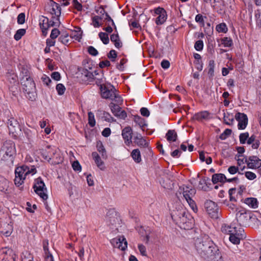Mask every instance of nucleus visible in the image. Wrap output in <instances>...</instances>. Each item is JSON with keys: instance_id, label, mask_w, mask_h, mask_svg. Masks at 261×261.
<instances>
[{"instance_id": "a18cd8bd", "label": "nucleus", "mask_w": 261, "mask_h": 261, "mask_svg": "<svg viewBox=\"0 0 261 261\" xmlns=\"http://www.w3.org/2000/svg\"><path fill=\"white\" fill-rule=\"evenodd\" d=\"M216 29L219 33H226L228 30L227 27L224 23L218 24L216 26Z\"/></svg>"}, {"instance_id": "13d9d810", "label": "nucleus", "mask_w": 261, "mask_h": 261, "mask_svg": "<svg viewBox=\"0 0 261 261\" xmlns=\"http://www.w3.org/2000/svg\"><path fill=\"white\" fill-rule=\"evenodd\" d=\"M60 32L58 29L55 28L52 30L50 37L53 39L57 38L60 35Z\"/></svg>"}, {"instance_id": "a211bd4d", "label": "nucleus", "mask_w": 261, "mask_h": 261, "mask_svg": "<svg viewBox=\"0 0 261 261\" xmlns=\"http://www.w3.org/2000/svg\"><path fill=\"white\" fill-rule=\"evenodd\" d=\"M236 219L240 225H244L247 221V217L246 211L244 209L239 210L236 208Z\"/></svg>"}, {"instance_id": "4be33fe9", "label": "nucleus", "mask_w": 261, "mask_h": 261, "mask_svg": "<svg viewBox=\"0 0 261 261\" xmlns=\"http://www.w3.org/2000/svg\"><path fill=\"white\" fill-rule=\"evenodd\" d=\"M7 79L11 84L13 85L9 87L10 90L13 92H15V90L17 89L18 83L17 81V77L15 74L8 73L7 75Z\"/></svg>"}, {"instance_id": "f03ea898", "label": "nucleus", "mask_w": 261, "mask_h": 261, "mask_svg": "<svg viewBox=\"0 0 261 261\" xmlns=\"http://www.w3.org/2000/svg\"><path fill=\"white\" fill-rule=\"evenodd\" d=\"M171 217L182 229L189 230L193 226V218L185 209L174 211L171 214Z\"/></svg>"}, {"instance_id": "f8f14e48", "label": "nucleus", "mask_w": 261, "mask_h": 261, "mask_svg": "<svg viewBox=\"0 0 261 261\" xmlns=\"http://www.w3.org/2000/svg\"><path fill=\"white\" fill-rule=\"evenodd\" d=\"M111 244L115 248L124 251L127 247V242L123 236H118L111 240Z\"/></svg>"}, {"instance_id": "6e6d98bb", "label": "nucleus", "mask_w": 261, "mask_h": 261, "mask_svg": "<svg viewBox=\"0 0 261 261\" xmlns=\"http://www.w3.org/2000/svg\"><path fill=\"white\" fill-rule=\"evenodd\" d=\"M117 57V54L115 50H111L108 54V57L111 60V61H115V59Z\"/></svg>"}, {"instance_id": "20e7f679", "label": "nucleus", "mask_w": 261, "mask_h": 261, "mask_svg": "<svg viewBox=\"0 0 261 261\" xmlns=\"http://www.w3.org/2000/svg\"><path fill=\"white\" fill-rule=\"evenodd\" d=\"M100 90L102 98L115 100L117 103L122 101L121 98L116 93V89L111 84H100Z\"/></svg>"}, {"instance_id": "c9c22d12", "label": "nucleus", "mask_w": 261, "mask_h": 261, "mask_svg": "<svg viewBox=\"0 0 261 261\" xmlns=\"http://www.w3.org/2000/svg\"><path fill=\"white\" fill-rule=\"evenodd\" d=\"M59 41H60L62 44L67 45L70 42L71 39V37H69L67 33H63L58 39Z\"/></svg>"}, {"instance_id": "69168bd1", "label": "nucleus", "mask_w": 261, "mask_h": 261, "mask_svg": "<svg viewBox=\"0 0 261 261\" xmlns=\"http://www.w3.org/2000/svg\"><path fill=\"white\" fill-rule=\"evenodd\" d=\"M245 174L246 177L249 180H253L255 179L256 177V174L255 173L250 171L246 172Z\"/></svg>"}, {"instance_id": "4c0bfd02", "label": "nucleus", "mask_w": 261, "mask_h": 261, "mask_svg": "<svg viewBox=\"0 0 261 261\" xmlns=\"http://www.w3.org/2000/svg\"><path fill=\"white\" fill-rule=\"evenodd\" d=\"M23 132L28 141L31 140L35 136V130H32L28 128H24Z\"/></svg>"}, {"instance_id": "a878e982", "label": "nucleus", "mask_w": 261, "mask_h": 261, "mask_svg": "<svg viewBox=\"0 0 261 261\" xmlns=\"http://www.w3.org/2000/svg\"><path fill=\"white\" fill-rule=\"evenodd\" d=\"M92 156L94 159L97 166L101 170H105V167L104 165V163L101 160L98 154L96 152H93L92 153Z\"/></svg>"}, {"instance_id": "f704fd0d", "label": "nucleus", "mask_w": 261, "mask_h": 261, "mask_svg": "<svg viewBox=\"0 0 261 261\" xmlns=\"http://www.w3.org/2000/svg\"><path fill=\"white\" fill-rule=\"evenodd\" d=\"M223 120L226 124L231 125L234 121L233 116L232 114L229 113H224Z\"/></svg>"}, {"instance_id": "2f4dec72", "label": "nucleus", "mask_w": 261, "mask_h": 261, "mask_svg": "<svg viewBox=\"0 0 261 261\" xmlns=\"http://www.w3.org/2000/svg\"><path fill=\"white\" fill-rule=\"evenodd\" d=\"M212 256L210 257V258H207L206 259L209 261H224L222 254L218 248V251H217L216 252H214Z\"/></svg>"}, {"instance_id": "bb28decb", "label": "nucleus", "mask_w": 261, "mask_h": 261, "mask_svg": "<svg viewBox=\"0 0 261 261\" xmlns=\"http://www.w3.org/2000/svg\"><path fill=\"white\" fill-rule=\"evenodd\" d=\"M110 39L117 48H120L122 46V43L120 40L118 33L112 34L110 36Z\"/></svg>"}, {"instance_id": "7c9ffc66", "label": "nucleus", "mask_w": 261, "mask_h": 261, "mask_svg": "<svg viewBox=\"0 0 261 261\" xmlns=\"http://www.w3.org/2000/svg\"><path fill=\"white\" fill-rule=\"evenodd\" d=\"M166 137L168 142H175L177 138V135L175 130H169L166 134Z\"/></svg>"}, {"instance_id": "680f3d73", "label": "nucleus", "mask_w": 261, "mask_h": 261, "mask_svg": "<svg viewBox=\"0 0 261 261\" xmlns=\"http://www.w3.org/2000/svg\"><path fill=\"white\" fill-rule=\"evenodd\" d=\"M88 52L90 55L93 56H96L98 54V51L93 46H92L88 47Z\"/></svg>"}, {"instance_id": "de8ad7c7", "label": "nucleus", "mask_w": 261, "mask_h": 261, "mask_svg": "<svg viewBox=\"0 0 261 261\" xmlns=\"http://www.w3.org/2000/svg\"><path fill=\"white\" fill-rule=\"evenodd\" d=\"M88 123L91 127H94L95 125L94 115L92 112H88Z\"/></svg>"}, {"instance_id": "09e8293b", "label": "nucleus", "mask_w": 261, "mask_h": 261, "mask_svg": "<svg viewBox=\"0 0 261 261\" xmlns=\"http://www.w3.org/2000/svg\"><path fill=\"white\" fill-rule=\"evenodd\" d=\"M231 129L227 128L224 131L223 133H222L220 135L219 138L222 140H225L227 137H228L231 135Z\"/></svg>"}, {"instance_id": "ddd939ff", "label": "nucleus", "mask_w": 261, "mask_h": 261, "mask_svg": "<svg viewBox=\"0 0 261 261\" xmlns=\"http://www.w3.org/2000/svg\"><path fill=\"white\" fill-rule=\"evenodd\" d=\"M46 10L52 15V19H55L56 20L59 21V17L61 15V9L58 4L52 2L46 8Z\"/></svg>"}, {"instance_id": "9d476101", "label": "nucleus", "mask_w": 261, "mask_h": 261, "mask_svg": "<svg viewBox=\"0 0 261 261\" xmlns=\"http://www.w3.org/2000/svg\"><path fill=\"white\" fill-rule=\"evenodd\" d=\"M16 256L13 250L8 248L0 249V261H15Z\"/></svg>"}, {"instance_id": "473e14b6", "label": "nucleus", "mask_w": 261, "mask_h": 261, "mask_svg": "<svg viewBox=\"0 0 261 261\" xmlns=\"http://www.w3.org/2000/svg\"><path fill=\"white\" fill-rule=\"evenodd\" d=\"M131 156L134 161L137 163H139L142 161L141 153L139 149H135L133 150L131 152Z\"/></svg>"}, {"instance_id": "393cba45", "label": "nucleus", "mask_w": 261, "mask_h": 261, "mask_svg": "<svg viewBox=\"0 0 261 261\" xmlns=\"http://www.w3.org/2000/svg\"><path fill=\"white\" fill-rule=\"evenodd\" d=\"M243 231L242 228H240L236 231V233H232V234H230L229 241L234 244H239L240 242V237L242 235L241 232Z\"/></svg>"}, {"instance_id": "dca6fc26", "label": "nucleus", "mask_w": 261, "mask_h": 261, "mask_svg": "<svg viewBox=\"0 0 261 261\" xmlns=\"http://www.w3.org/2000/svg\"><path fill=\"white\" fill-rule=\"evenodd\" d=\"M235 118L238 121L239 129H244L248 124L247 116L244 113L238 112L235 115Z\"/></svg>"}, {"instance_id": "f3484780", "label": "nucleus", "mask_w": 261, "mask_h": 261, "mask_svg": "<svg viewBox=\"0 0 261 261\" xmlns=\"http://www.w3.org/2000/svg\"><path fill=\"white\" fill-rule=\"evenodd\" d=\"M245 163L248 168L251 169L258 168L261 166V160L256 156H250L248 159L245 158Z\"/></svg>"}, {"instance_id": "6ab92c4d", "label": "nucleus", "mask_w": 261, "mask_h": 261, "mask_svg": "<svg viewBox=\"0 0 261 261\" xmlns=\"http://www.w3.org/2000/svg\"><path fill=\"white\" fill-rule=\"evenodd\" d=\"M132 129L129 126L125 127L122 130V136L127 145H129L132 142Z\"/></svg>"}, {"instance_id": "4d7b16f0", "label": "nucleus", "mask_w": 261, "mask_h": 261, "mask_svg": "<svg viewBox=\"0 0 261 261\" xmlns=\"http://www.w3.org/2000/svg\"><path fill=\"white\" fill-rule=\"evenodd\" d=\"M203 43L202 40L197 41L194 45V48L197 51H200L203 49Z\"/></svg>"}, {"instance_id": "412c9836", "label": "nucleus", "mask_w": 261, "mask_h": 261, "mask_svg": "<svg viewBox=\"0 0 261 261\" xmlns=\"http://www.w3.org/2000/svg\"><path fill=\"white\" fill-rule=\"evenodd\" d=\"M12 226L7 222H0V233L8 237L12 231Z\"/></svg>"}, {"instance_id": "6e6552de", "label": "nucleus", "mask_w": 261, "mask_h": 261, "mask_svg": "<svg viewBox=\"0 0 261 261\" xmlns=\"http://www.w3.org/2000/svg\"><path fill=\"white\" fill-rule=\"evenodd\" d=\"M195 193L196 190L194 189L190 188L187 186L182 188L183 196L194 212L197 211V208L194 201L192 199V197Z\"/></svg>"}, {"instance_id": "79ce46f5", "label": "nucleus", "mask_w": 261, "mask_h": 261, "mask_svg": "<svg viewBox=\"0 0 261 261\" xmlns=\"http://www.w3.org/2000/svg\"><path fill=\"white\" fill-rule=\"evenodd\" d=\"M98 36L103 44H108L109 43V36L107 33L100 32Z\"/></svg>"}, {"instance_id": "4468645a", "label": "nucleus", "mask_w": 261, "mask_h": 261, "mask_svg": "<svg viewBox=\"0 0 261 261\" xmlns=\"http://www.w3.org/2000/svg\"><path fill=\"white\" fill-rule=\"evenodd\" d=\"M8 127L10 134H12V137L14 139H17V131L19 129V125L16 119L11 117L8 120Z\"/></svg>"}, {"instance_id": "5701e85b", "label": "nucleus", "mask_w": 261, "mask_h": 261, "mask_svg": "<svg viewBox=\"0 0 261 261\" xmlns=\"http://www.w3.org/2000/svg\"><path fill=\"white\" fill-rule=\"evenodd\" d=\"M39 25L42 30V33L46 35L47 33V31L49 28L48 18L44 16H41L39 18Z\"/></svg>"}, {"instance_id": "cd10ccee", "label": "nucleus", "mask_w": 261, "mask_h": 261, "mask_svg": "<svg viewBox=\"0 0 261 261\" xmlns=\"http://www.w3.org/2000/svg\"><path fill=\"white\" fill-rule=\"evenodd\" d=\"M225 179L226 176L224 174L217 173L212 175V181L214 184H217L218 182L224 183L225 182Z\"/></svg>"}, {"instance_id": "c756f323", "label": "nucleus", "mask_w": 261, "mask_h": 261, "mask_svg": "<svg viewBox=\"0 0 261 261\" xmlns=\"http://www.w3.org/2000/svg\"><path fill=\"white\" fill-rule=\"evenodd\" d=\"M210 113L207 111H202L195 114L193 117L194 119L198 121L208 119L209 118Z\"/></svg>"}, {"instance_id": "9b49d317", "label": "nucleus", "mask_w": 261, "mask_h": 261, "mask_svg": "<svg viewBox=\"0 0 261 261\" xmlns=\"http://www.w3.org/2000/svg\"><path fill=\"white\" fill-rule=\"evenodd\" d=\"M204 207L206 211L212 218L218 217L219 208L217 205L212 200H206L204 203Z\"/></svg>"}, {"instance_id": "58836bf2", "label": "nucleus", "mask_w": 261, "mask_h": 261, "mask_svg": "<svg viewBox=\"0 0 261 261\" xmlns=\"http://www.w3.org/2000/svg\"><path fill=\"white\" fill-rule=\"evenodd\" d=\"M96 147L97 150L101 154V156L103 159L107 158V153L105 148H104L103 145H102V143L100 142H97Z\"/></svg>"}, {"instance_id": "0e129e2a", "label": "nucleus", "mask_w": 261, "mask_h": 261, "mask_svg": "<svg viewBox=\"0 0 261 261\" xmlns=\"http://www.w3.org/2000/svg\"><path fill=\"white\" fill-rule=\"evenodd\" d=\"M138 249L142 255L145 256H147L146 249L145 246L143 244H139Z\"/></svg>"}, {"instance_id": "37998d69", "label": "nucleus", "mask_w": 261, "mask_h": 261, "mask_svg": "<svg viewBox=\"0 0 261 261\" xmlns=\"http://www.w3.org/2000/svg\"><path fill=\"white\" fill-rule=\"evenodd\" d=\"M26 31L24 29L18 30L14 36V38L16 40H19L21 37L25 34Z\"/></svg>"}, {"instance_id": "ea45409f", "label": "nucleus", "mask_w": 261, "mask_h": 261, "mask_svg": "<svg viewBox=\"0 0 261 261\" xmlns=\"http://www.w3.org/2000/svg\"><path fill=\"white\" fill-rule=\"evenodd\" d=\"M167 16L166 12L162 13V14L159 15V16L156 19V24L157 25H161L163 24L167 19Z\"/></svg>"}, {"instance_id": "3c124183", "label": "nucleus", "mask_w": 261, "mask_h": 261, "mask_svg": "<svg viewBox=\"0 0 261 261\" xmlns=\"http://www.w3.org/2000/svg\"><path fill=\"white\" fill-rule=\"evenodd\" d=\"M249 137V133L246 132L241 133L239 136V139L240 143L242 144H245Z\"/></svg>"}, {"instance_id": "49530a36", "label": "nucleus", "mask_w": 261, "mask_h": 261, "mask_svg": "<svg viewBox=\"0 0 261 261\" xmlns=\"http://www.w3.org/2000/svg\"><path fill=\"white\" fill-rule=\"evenodd\" d=\"M101 19H102V17L97 15L92 18V25L94 28H98L101 25L99 23V20Z\"/></svg>"}, {"instance_id": "864d4df0", "label": "nucleus", "mask_w": 261, "mask_h": 261, "mask_svg": "<svg viewBox=\"0 0 261 261\" xmlns=\"http://www.w3.org/2000/svg\"><path fill=\"white\" fill-rule=\"evenodd\" d=\"M56 90L58 94L62 95L64 93L66 88L62 84H58L56 86Z\"/></svg>"}, {"instance_id": "774afa93", "label": "nucleus", "mask_w": 261, "mask_h": 261, "mask_svg": "<svg viewBox=\"0 0 261 261\" xmlns=\"http://www.w3.org/2000/svg\"><path fill=\"white\" fill-rule=\"evenodd\" d=\"M72 3L75 9L77 11H81L82 10V5L79 3L77 0H73Z\"/></svg>"}, {"instance_id": "c85d7f7f", "label": "nucleus", "mask_w": 261, "mask_h": 261, "mask_svg": "<svg viewBox=\"0 0 261 261\" xmlns=\"http://www.w3.org/2000/svg\"><path fill=\"white\" fill-rule=\"evenodd\" d=\"M9 182L5 178L0 176V191L6 193L8 191Z\"/></svg>"}, {"instance_id": "72a5a7b5", "label": "nucleus", "mask_w": 261, "mask_h": 261, "mask_svg": "<svg viewBox=\"0 0 261 261\" xmlns=\"http://www.w3.org/2000/svg\"><path fill=\"white\" fill-rule=\"evenodd\" d=\"M245 203L249 207L256 208L258 206L257 200L255 198H247L245 199Z\"/></svg>"}, {"instance_id": "aec40b11", "label": "nucleus", "mask_w": 261, "mask_h": 261, "mask_svg": "<svg viewBox=\"0 0 261 261\" xmlns=\"http://www.w3.org/2000/svg\"><path fill=\"white\" fill-rule=\"evenodd\" d=\"M134 142L141 148H149V143L142 136L141 134H137L134 137Z\"/></svg>"}, {"instance_id": "052dcab7", "label": "nucleus", "mask_w": 261, "mask_h": 261, "mask_svg": "<svg viewBox=\"0 0 261 261\" xmlns=\"http://www.w3.org/2000/svg\"><path fill=\"white\" fill-rule=\"evenodd\" d=\"M103 117L105 118V120L109 122H112L115 121L114 118L108 112H105L103 113Z\"/></svg>"}, {"instance_id": "2eb2a0df", "label": "nucleus", "mask_w": 261, "mask_h": 261, "mask_svg": "<svg viewBox=\"0 0 261 261\" xmlns=\"http://www.w3.org/2000/svg\"><path fill=\"white\" fill-rule=\"evenodd\" d=\"M109 107L111 112L116 117L122 119H124L126 117V113L125 111L122 110L119 105L115 104L113 102H111L109 105Z\"/></svg>"}, {"instance_id": "5fc2aeb1", "label": "nucleus", "mask_w": 261, "mask_h": 261, "mask_svg": "<svg viewBox=\"0 0 261 261\" xmlns=\"http://www.w3.org/2000/svg\"><path fill=\"white\" fill-rule=\"evenodd\" d=\"M82 31L80 29L79 31H75L74 33H73L72 34L71 38H74L75 40H78L79 41H80V39L82 38Z\"/></svg>"}, {"instance_id": "bf43d9fd", "label": "nucleus", "mask_w": 261, "mask_h": 261, "mask_svg": "<svg viewBox=\"0 0 261 261\" xmlns=\"http://www.w3.org/2000/svg\"><path fill=\"white\" fill-rule=\"evenodd\" d=\"M25 22V14L24 13H20L17 17V23L20 24H22Z\"/></svg>"}, {"instance_id": "603ef678", "label": "nucleus", "mask_w": 261, "mask_h": 261, "mask_svg": "<svg viewBox=\"0 0 261 261\" xmlns=\"http://www.w3.org/2000/svg\"><path fill=\"white\" fill-rule=\"evenodd\" d=\"M20 76L21 77L31 79L29 71L25 67H22L20 72Z\"/></svg>"}, {"instance_id": "b1692460", "label": "nucleus", "mask_w": 261, "mask_h": 261, "mask_svg": "<svg viewBox=\"0 0 261 261\" xmlns=\"http://www.w3.org/2000/svg\"><path fill=\"white\" fill-rule=\"evenodd\" d=\"M238 230L237 227L233 225L223 224L221 226V231L224 233L229 235L232 234V233H236V231Z\"/></svg>"}, {"instance_id": "7ed1b4c3", "label": "nucleus", "mask_w": 261, "mask_h": 261, "mask_svg": "<svg viewBox=\"0 0 261 261\" xmlns=\"http://www.w3.org/2000/svg\"><path fill=\"white\" fill-rule=\"evenodd\" d=\"M15 152L14 143L12 141H6L3 144L0 150L1 160L12 164Z\"/></svg>"}, {"instance_id": "39448f33", "label": "nucleus", "mask_w": 261, "mask_h": 261, "mask_svg": "<svg viewBox=\"0 0 261 261\" xmlns=\"http://www.w3.org/2000/svg\"><path fill=\"white\" fill-rule=\"evenodd\" d=\"M20 82L23 91L26 94V96L31 101L35 100L36 98V86L33 79L21 77Z\"/></svg>"}, {"instance_id": "8fccbe9b", "label": "nucleus", "mask_w": 261, "mask_h": 261, "mask_svg": "<svg viewBox=\"0 0 261 261\" xmlns=\"http://www.w3.org/2000/svg\"><path fill=\"white\" fill-rule=\"evenodd\" d=\"M134 121L138 123L140 127H143L144 125H146L144 123V119L138 115L135 116Z\"/></svg>"}, {"instance_id": "e2e57ef3", "label": "nucleus", "mask_w": 261, "mask_h": 261, "mask_svg": "<svg viewBox=\"0 0 261 261\" xmlns=\"http://www.w3.org/2000/svg\"><path fill=\"white\" fill-rule=\"evenodd\" d=\"M72 167L73 169L76 171H81V166L80 165L79 162L77 161H74L72 164Z\"/></svg>"}, {"instance_id": "f257e3e1", "label": "nucleus", "mask_w": 261, "mask_h": 261, "mask_svg": "<svg viewBox=\"0 0 261 261\" xmlns=\"http://www.w3.org/2000/svg\"><path fill=\"white\" fill-rule=\"evenodd\" d=\"M196 249L200 256L206 259L218 251V246L208 238H197L195 243Z\"/></svg>"}, {"instance_id": "1a4fd4ad", "label": "nucleus", "mask_w": 261, "mask_h": 261, "mask_svg": "<svg viewBox=\"0 0 261 261\" xmlns=\"http://www.w3.org/2000/svg\"><path fill=\"white\" fill-rule=\"evenodd\" d=\"M33 188L35 193L43 200H45L48 198V196L46 194L47 189L41 178L39 177L35 180Z\"/></svg>"}, {"instance_id": "338daca9", "label": "nucleus", "mask_w": 261, "mask_h": 261, "mask_svg": "<svg viewBox=\"0 0 261 261\" xmlns=\"http://www.w3.org/2000/svg\"><path fill=\"white\" fill-rule=\"evenodd\" d=\"M41 80L44 84L49 86V83L51 82L50 79L46 75H43L41 77Z\"/></svg>"}, {"instance_id": "0eeeda50", "label": "nucleus", "mask_w": 261, "mask_h": 261, "mask_svg": "<svg viewBox=\"0 0 261 261\" xmlns=\"http://www.w3.org/2000/svg\"><path fill=\"white\" fill-rule=\"evenodd\" d=\"M29 172V167L26 165H22L15 169L14 183L16 186L19 187L23 183V180L28 175Z\"/></svg>"}, {"instance_id": "a19ab883", "label": "nucleus", "mask_w": 261, "mask_h": 261, "mask_svg": "<svg viewBox=\"0 0 261 261\" xmlns=\"http://www.w3.org/2000/svg\"><path fill=\"white\" fill-rule=\"evenodd\" d=\"M215 64L214 60H210L208 62V74L210 77H213L214 75V68Z\"/></svg>"}, {"instance_id": "423d86ee", "label": "nucleus", "mask_w": 261, "mask_h": 261, "mask_svg": "<svg viewBox=\"0 0 261 261\" xmlns=\"http://www.w3.org/2000/svg\"><path fill=\"white\" fill-rule=\"evenodd\" d=\"M42 155L44 159L48 162L51 160H57L54 161L55 164H59L62 160L58 153V149L50 146H47L45 149L42 150Z\"/></svg>"}, {"instance_id": "c03bdc74", "label": "nucleus", "mask_w": 261, "mask_h": 261, "mask_svg": "<svg viewBox=\"0 0 261 261\" xmlns=\"http://www.w3.org/2000/svg\"><path fill=\"white\" fill-rule=\"evenodd\" d=\"M221 43L224 47H231L233 44L232 39L229 37L221 39Z\"/></svg>"}, {"instance_id": "e433bc0d", "label": "nucleus", "mask_w": 261, "mask_h": 261, "mask_svg": "<svg viewBox=\"0 0 261 261\" xmlns=\"http://www.w3.org/2000/svg\"><path fill=\"white\" fill-rule=\"evenodd\" d=\"M254 17L256 22V28L258 29H261V10L257 9L255 11Z\"/></svg>"}]
</instances>
